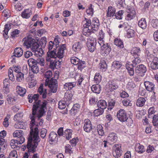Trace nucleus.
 Masks as SVG:
<instances>
[{"mask_svg": "<svg viewBox=\"0 0 158 158\" xmlns=\"http://www.w3.org/2000/svg\"><path fill=\"white\" fill-rule=\"evenodd\" d=\"M135 59L132 61V66L134 67L136 66V65L139 64L141 61L140 58L137 55H136L135 56H134Z\"/></svg>", "mask_w": 158, "mask_h": 158, "instance_id": "nucleus-40", "label": "nucleus"}, {"mask_svg": "<svg viewBox=\"0 0 158 158\" xmlns=\"http://www.w3.org/2000/svg\"><path fill=\"white\" fill-rule=\"evenodd\" d=\"M91 88L92 91L93 92L97 94H99L101 90V86L98 84L92 85Z\"/></svg>", "mask_w": 158, "mask_h": 158, "instance_id": "nucleus-27", "label": "nucleus"}, {"mask_svg": "<svg viewBox=\"0 0 158 158\" xmlns=\"http://www.w3.org/2000/svg\"><path fill=\"white\" fill-rule=\"evenodd\" d=\"M2 15L4 16L7 18L10 17V11L8 10H4L2 14Z\"/></svg>", "mask_w": 158, "mask_h": 158, "instance_id": "nucleus-63", "label": "nucleus"}, {"mask_svg": "<svg viewBox=\"0 0 158 158\" xmlns=\"http://www.w3.org/2000/svg\"><path fill=\"white\" fill-rule=\"evenodd\" d=\"M36 62L37 64H39L41 66H44L45 64L43 58L37 59L36 60Z\"/></svg>", "mask_w": 158, "mask_h": 158, "instance_id": "nucleus-59", "label": "nucleus"}, {"mask_svg": "<svg viewBox=\"0 0 158 158\" xmlns=\"http://www.w3.org/2000/svg\"><path fill=\"white\" fill-rule=\"evenodd\" d=\"M97 105L98 107L103 110L106 108L107 106L106 102L102 100H99L97 102Z\"/></svg>", "mask_w": 158, "mask_h": 158, "instance_id": "nucleus-26", "label": "nucleus"}, {"mask_svg": "<svg viewBox=\"0 0 158 158\" xmlns=\"http://www.w3.org/2000/svg\"><path fill=\"white\" fill-rule=\"evenodd\" d=\"M152 118V123L153 126L158 127V114L154 115Z\"/></svg>", "mask_w": 158, "mask_h": 158, "instance_id": "nucleus-48", "label": "nucleus"}, {"mask_svg": "<svg viewBox=\"0 0 158 158\" xmlns=\"http://www.w3.org/2000/svg\"><path fill=\"white\" fill-rule=\"evenodd\" d=\"M112 67L119 69L122 66L121 62L119 61H114L112 63Z\"/></svg>", "mask_w": 158, "mask_h": 158, "instance_id": "nucleus-43", "label": "nucleus"}, {"mask_svg": "<svg viewBox=\"0 0 158 158\" xmlns=\"http://www.w3.org/2000/svg\"><path fill=\"white\" fill-rule=\"evenodd\" d=\"M83 128L84 130L87 132H89L92 130H93L90 120L87 119L85 120Z\"/></svg>", "mask_w": 158, "mask_h": 158, "instance_id": "nucleus-12", "label": "nucleus"}, {"mask_svg": "<svg viewBox=\"0 0 158 158\" xmlns=\"http://www.w3.org/2000/svg\"><path fill=\"white\" fill-rule=\"evenodd\" d=\"M102 77L98 73H96L94 77V80L96 83H99L101 81Z\"/></svg>", "mask_w": 158, "mask_h": 158, "instance_id": "nucleus-47", "label": "nucleus"}, {"mask_svg": "<svg viewBox=\"0 0 158 158\" xmlns=\"http://www.w3.org/2000/svg\"><path fill=\"white\" fill-rule=\"evenodd\" d=\"M96 40L94 39H88L87 42L88 50L90 52H93L96 48Z\"/></svg>", "mask_w": 158, "mask_h": 158, "instance_id": "nucleus-8", "label": "nucleus"}, {"mask_svg": "<svg viewBox=\"0 0 158 158\" xmlns=\"http://www.w3.org/2000/svg\"><path fill=\"white\" fill-rule=\"evenodd\" d=\"M23 51L21 48H16L14 49V56L17 57H19L22 56Z\"/></svg>", "mask_w": 158, "mask_h": 158, "instance_id": "nucleus-20", "label": "nucleus"}, {"mask_svg": "<svg viewBox=\"0 0 158 158\" xmlns=\"http://www.w3.org/2000/svg\"><path fill=\"white\" fill-rule=\"evenodd\" d=\"M56 50L55 48L52 50L48 51L47 52L46 60H48L50 59H53V58H55L57 57L56 56Z\"/></svg>", "mask_w": 158, "mask_h": 158, "instance_id": "nucleus-15", "label": "nucleus"}, {"mask_svg": "<svg viewBox=\"0 0 158 158\" xmlns=\"http://www.w3.org/2000/svg\"><path fill=\"white\" fill-rule=\"evenodd\" d=\"M140 48L139 47H134L131 50V54L133 55L134 56H135L136 55L139 56V53H140Z\"/></svg>", "mask_w": 158, "mask_h": 158, "instance_id": "nucleus-39", "label": "nucleus"}, {"mask_svg": "<svg viewBox=\"0 0 158 158\" xmlns=\"http://www.w3.org/2000/svg\"><path fill=\"white\" fill-rule=\"evenodd\" d=\"M81 47V43L80 42L75 43L73 46V48L75 52L80 51Z\"/></svg>", "mask_w": 158, "mask_h": 158, "instance_id": "nucleus-32", "label": "nucleus"}, {"mask_svg": "<svg viewBox=\"0 0 158 158\" xmlns=\"http://www.w3.org/2000/svg\"><path fill=\"white\" fill-rule=\"evenodd\" d=\"M78 141V139L76 138H73L72 140H70V142L71 145L72 147L75 146L77 144V143Z\"/></svg>", "mask_w": 158, "mask_h": 158, "instance_id": "nucleus-61", "label": "nucleus"}, {"mask_svg": "<svg viewBox=\"0 0 158 158\" xmlns=\"http://www.w3.org/2000/svg\"><path fill=\"white\" fill-rule=\"evenodd\" d=\"M69 104H67L66 102L64 100L60 101L59 102L58 107L60 109H64L66 106H68Z\"/></svg>", "mask_w": 158, "mask_h": 158, "instance_id": "nucleus-36", "label": "nucleus"}, {"mask_svg": "<svg viewBox=\"0 0 158 158\" xmlns=\"http://www.w3.org/2000/svg\"><path fill=\"white\" fill-rule=\"evenodd\" d=\"M127 36L128 38L132 37L134 36L135 31L131 29H128L127 31Z\"/></svg>", "mask_w": 158, "mask_h": 158, "instance_id": "nucleus-51", "label": "nucleus"}, {"mask_svg": "<svg viewBox=\"0 0 158 158\" xmlns=\"http://www.w3.org/2000/svg\"><path fill=\"white\" fill-rule=\"evenodd\" d=\"M83 23H84L83 25L84 28L83 30V34L86 36L89 35L92 32L94 33L98 30L99 21L97 18H94L92 22L90 19L85 18Z\"/></svg>", "mask_w": 158, "mask_h": 158, "instance_id": "nucleus-3", "label": "nucleus"}, {"mask_svg": "<svg viewBox=\"0 0 158 158\" xmlns=\"http://www.w3.org/2000/svg\"><path fill=\"white\" fill-rule=\"evenodd\" d=\"M117 116L118 119L121 122H125L128 119L127 113L124 110H120L117 112Z\"/></svg>", "mask_w": 158, "mask_h": 158, "instance_id": "nucleus-9", "label": "nucleus"}, {"mask_svg": "<svg viewBox=\"0 0 158 158\" xmlns=\"http://www.w3.org/2000/svg\"><path fill=\"white\" fill-rule=\"evenodd\" d=\"M104 110L98 109L95 110L94 112V115L95 116L97 117L100 115H101L103 113Z\"/></svg>", "mask_w": 158, "mask_h": 158, "instance_id": "nucleus-50", "label": "nucleus"}, {"mask_svg": "<svg viewBox=\"0 0 158 158\" xmlns=\"http://www.w3.org/2000/svg\"><path fill=\"white\" fill-rule=\"evenodd\" d=\"M32 96L35 102L32 109V115L30 116V118L31 119V123L33 124L36 117L39 120L46 112V105L48 102L46 100H38L39 97L38 94H35Z\"/></svg>", "mask_w": 158, "mask_h": 158, "instance_id": "nucleus-1", "label": "nucleus"}, {"mask_svg": "<svg viewBox=\"0 0 158 158\" xmlns=\"http://www.w3.org/2000/svg\"><path fill=\"white\" fill-rule=\"evenodd\" d=\"M138 25L143 29H145L147 27V22L144 18L141 19L138 22Z\"/></svg>", "mask_w": 158, "mask_h": 158, "instance_id": "nucleus-31", "label": "nucleus"}, {"mask_svg": "<svg viewBox=\"0 0 158 158\" xmlns=\"http://www.w3.org/2000/svg\"><path fill=\"white\" fill-rule=\"evenodd\" d=\"M34 52H35L34 55L37 57L42 56L44 53L43 51L41 48H39Z\"/></svg>", "mask_w": 158, "mask_h": 158, "instance_id": "nucleus-44", "label": "nucleus"}, {"mask_svg": "<svg viewBox=\"0 0 158 158\" xmlns=\"http://www.w3.org/2000/svg\"><path fill=\"white\" fill-rule=\"evenodd\" d=\"M108 140L110 141L113 143H115L117 140V137L114 133H111L107 137Z\"/></svg>", "mask_w": 158, "mask_h": 158, "instance_id": "nucleus-25", "label": "nucleus"}, {"mask_svg": "<svg viewBox=\"0 0 158 158\" xmlns=\"http://www.w3.org/2000/svg\"><path fill=\"white\" fill-rule=\"evenodd\" d=\"M31 120L30 122V126L31 131H31L30 132V136L28 138L27 146L28 149V152L34 153L35 151L36 148L38 145V143L40 141V140L38 135L39 131L37 127L35 128L34 134H33V128L32 127L35 124V121L33 124L31 123Z\"/></svg>", "mask_w": 158, "mask_h": 158, "instance_id": "nucleus-2", "label": "nucleus"}, {"mask_svg": "<svg viewBox=\"0 0 158 158\" xmlns=\"http://www.w3.org/2000/svg\"><path fill=\"white\" fill-rule=\"evenodd\" d=\"M43 86V84H41L38 89V92L40 95H42L43 98H45L46 97L47 94V89H44Z\"/></svg>", "mask_w": 158, "mask_h": 158, "instance_id": "nucleus-17", "label": "nucleus"}, {"mask_svg": "<svg viewBox=\"0 0 158 158\" xmlns=\"http://www.w3.org/2000/svg\"><path fill=\"white\" fill-rule=\"evenodd\" d=\"M80 60L76 57H73L71 58L70 61L72 64L75 65H77L79 63Z\"/></svg>", "mask_w": 158, "mask_h": 158, "instance_id": "nucleus-49", "label": "nucleus"}, {"mask_svg": "<svg viewBox=\"0 0 158 158\" xmlns=\"http://www.w3.org/2000/svg\"><path fill=\"white\" fill-rule=\"evenodd\" d=\"M135 150L136 152L139 154L142 153L145 151V149L144 148V146L139 143H137L136 144Z\"/></svg>", "mask_w": 158, "mask_h": 158, "instance_id": "nucleus-21", "label": "nucleus"}, {"mask_svg": "<svg viewBox=\"0 0 158 158\" xmlns=\"http://www.w3.org/2000/svg\"><path fill=\"white\" fill-rule=\"evenodd\" d=\"M78 69L81 71L85 67V62L84 61H80L77 64Z\"/></svg>", "mask_w": 158, "mask_h": 158, "instance_id": "nucleus-53", "label": "nucleus"}, {"mask_svg": "<svg viewBox=\"0 0 158 158\" xmlns=\"http://www.w3.org/2000/svg\"><path fill=\"white\" fill-rule=\"evenodd\" d=\"M17 155L16 151L11 152L9 154V158H17Z\"/></svg>", "mask_w": 158, "mask_h": 158, "instance_id": "nucleus-58", "label": "nucleus"}, {"mask_svg": "<svg viewBox=\"0 0 158 158\" xmlns=\"http://www.w3.org/2000/svg\"><path fill=\"white\" fill-rule=\"evenodd\" d=\"M66 49L65 44L60 45L59 47H56V50L57 57L61 59L64 55V51Z\"/></svg>", "mask_w": 158, "mask_h": 158, "instance_id": "nucleus-7", "label": "nucleus"}, {"mask_svg": "<svg viewBox=\"0 0 158 158\" xmlns=\"http://www.w3.org/2000/svg\"><path fill=\"white\" fill-rule=\"evenodd\" d=\"M17 92L21 96H23L26 92V89L24 88L17 86L16 87Z\"/></svg>", "mask_w": 158, "mask_h": 158, "instance_id": "nucleus-34", "label": "nucleus"}, {"mask_svg": "<svg viewBox=\"0 0 158 158\" xmlns=\"http://www.w3.org/2000/svg\"><path fill=\"white\" fill-rule=\"evenodd\" d=\"M47 132V130L46 129H43L40 132V136L43 139L45 137Z\"/></svg>", "mask_w": 158, "mask_h": 158, "instance_id": "nucleus-64", "label": "nucleus"}, {"mask_svg": "<svg viewBox=\"0 0 158 158\" xmlns=\"http://www.w3.org/2000/svg\"><path fill=\"white\" fill-rule=\"evenodd\" d=\"M23 40L24 41L23 45L26 46L27 48H31L33 52L39 48V44L31 38H24Z\"/></svg>", "mask_w": 158, "mask_h": 158, "instance_id": "nucleus-6", "label": "nucleus"}, {"mask_svg": "<svg viewBox=\"0 0 158 158\" xmlns=\"http://www.w3.org/2000/svg\"><path fill=\"white\" fill-rule=\"evenodd\" d=\"M150 67L152 69L156 70L158 69V58L154 57L151 63Z\"/></svg>", "mask_w": 158, "mask_h": 158, "instance_id": "nucleus-19", "label": "nucleus"}, {"mask_svg": "<svg viewBox=\"0 0 158 158\" xmlns=\"http://www.w3.org/2000/svg\"><path fill=\"white\" fill-rule=\"evenodd\" d=\"M114 44L120 48H123L124 47L123 43L120 39H115L114 40Z\"/></svg>", "mask_w": 158, "mask_h": 158, "instance_id": "nucleus-37", "label": "nucleus"}, {"mask_svg": "<svg viewBox=\"0 0 158 158\" xmlns=\"http://www.w3.org/2000/svg\"><path fill=\"white\" fill-rule=\"evenodd\" d=\"M124 12L123 10H119L117 13H115V15L114 18H115L118 19H121L123 18L122 16L123 15Z\"/></svg>", "mask_w": 158, "mask_h": 158, "instance_id": "nucleus-41", "label": "nucleus"}, {"mask_svg": "<svg viewBox=\"0 0 158 158\" xmlns=\"http://www.w3.org/2000/svg\"><path fill=\"white\" fill-rule=\"evenodd\" d=\"M152 25L154 28H156L158 27V20L154 19L152 21Z\"/></svg>", "mask_w": 158, "mask_h": 158, "instance_id": "nucleus-62", "label": "nucleus"}, {"mask_svg": "<svg viewBox=\"0 0 158 158\" xmlns=\"http://www.w3.org/2000/svg\"><path fill=\"white\" fill-rule=\"evenodd\" d=\"M11 24H6L5 26L4 30L3 31V35L4 36L5 39H7L8 38L7 34L11 28Z\"/></svg>", "mask_w": 158, "mask_h": 158, "instance_id": "nucleus-28", "label": "nucleus"}, {"mask_svg": "<svg viewBox=\"0 0 158 158\" xmlns=\"http://www.w3.org/2000/svg\"><path fill=\"white\" fill-rule=\"evenodd\" d=\"M73 96L71 93L69 92L65 93L64 100L66 102L67 104H70Z\"/></svg>", "mask_w": 158, "mask_h": 158, "instance_id": "nucleus-22", "label": "nucleus"}, {"mask_svg": "<svg viewBox=\"0 0 158 158\" xmlns=\"http://www.w3.org/2000/svg\"><path fill=\"white\" fill-rule=\"evenodd\" d=\"M145 101L146 100L144 98H139L137 100L136 105L139 107H142L144 105Z\"/></svg>", "mask_w": 158, "mask_h": 158, "instance_id": "nucleus-35", "label": "nucleus"}, {"mask_svg": "<svg viewBox=\"0 0 158 158\" xmlns=\"http://www.w3.org/2000/svg\"><path fill=\"white\" fill-rule=\"evenodd\" d=\"M64 148L65 153H69L70 155L73 153L74 151L73 148L71 147L69 144H67L66 145Z\"/></svg>", "mask_w": 158, "mask_h": 158, "instance_id": "nucleus-38", "label": "nucleus"}, {"mask_svg": "<svg viewBox=\"0 0 158 158\" xmlns=\"http://www.w3.org/2000/svg\"><path fill=\"white\" fill-rule=\"evenodd\" d=\"M144 85L146 89L148 91H153L154 94L155 92L154 91V88L155 85L153 83L149 81H145L144 82Z\"/></svg>", "mask_w": 158, "mask_h": 158, "instance_id": "nucleus-16", "label": "nucleus"}, {"mask_svg": "<svg viewBox=\"0 0 158 158\" xmlns=\"http://www.w3.org/2000/svg\"><path fill=\"white\" fill-rule=\"evenodd\" d=\"M7 101L9 104H10L14 101L13 95L11 94H9L7 95Z\"/></svg>", "mask_w": 158, "mask_h": 158, "instance_id": "nucleus-55", "label": "nucleus"}, {"mask_svg": "<svg viewBox=\"0 0 158 158\" xmlns=\"http://www.w3.org/2000/svg\"><path fill=\"white\" fill-rule=\"evenodd\" d=\"M31 14L32 13L30 9H26L22 13L21 16L23 18L28 19L30 17Z\"/></svg>", "mask_w": 158, "mask_h": 158, "instance_id": "nucleus-23", "label": "nucleus"}, {"mask_svg": "<svg viewBox=\"0 0 158 158\" xmlns=\"http://www.w3.org/2000/svg\"><path fill=\"white\" fill-rule=\"evenodd\" d=\"M23 73H22L21 72H19L16 74V80L17 81L19 82H21L23 81L24 78V75Z\"/></svg>", "mask_w": 158, "mask_h": 158, "instance_id": "nucleus-42", "label": "nucleus"}, {"mask_svg": "<svg viewBox=\"0 0 158 158\" xmlns=\"http://www.w3.org/2000/svg\"><path fill=\"white\" fill-rule=\"evenodd\" d=\"M47 62H50V64L49 66V68L54 69L55 68L58 69L59 67L60 62L56 61L55 58L50 59L48 60H46Z\"/></svg>", "mask_w": 158, "mask_h": 158, "instance_id": "nucleus-13", "label": "nucleus"}, {"mask_svg": "<svg viewBox=\"0 0 158 158\" xmlns=\"http://www.w3.org/2000/svg\"><path fill=\"white\" fill-rule=\"evenodd\" d=\"M76 85V83L75 82H69L66 83L64 85V88L67 90H71Z\"/></svg>", "mask_w": 158, "mask_h": 158, "instance_id": "nucleus-24", "label": "nucleus"}, {"mask_svg": "<svg viewBox=\"0 0 158 158\" xmlns=\"http://www.w3.org/2000/svg\"><path fill=\"white\" fill-rule=\"evenodd\" d=\"M147 70V69L146 67L143 64L138 65L135 68V71L136 73L140 74L139 75L143 76L144 75V73H145Z\"/></svg>", "mask_w": 158, "mask_h": 158, "instance_id": "nucleus-11", "label": "nucleus"}, {"mask_svg": "<svg viewBox=\"0 0 158 158\" xmlns=\"http://www.w3.org/2000/svg\"><path fill=\"white\" fill-rule=\"evenodd\" d=\"M20 31L18 30H16L13 31L11 33V35L13 38H15L18 37Z\"/></svg>", "mask_w": 158, "mask_h": 158, "instance_id": "nucleus-52", "label": "nucleus"}, {"mask_svg": "<svg viewBox=\"0 0 158 158\" xmlns=\"http://www.w3.org/2000/svg\"><path fill=\"white\" fill-rule=\"evenodd\" d=\"M100 69L102 71H105L107 69V65L106 61L104 60H102L99 63Z\"/></svg>", "mask_w": 158, "mask_h": 158, "instance_id": "nucleus-30", "label": "nucleus"}, {"mask_svg": "<svg viewBox=\"0 0 158 158\" xmlns=\"http://www.w3.org/2000/svg\"><path fill=\"white\" fill-rule=\"evenodd\" d=\"M121 145L115 144L113 147V155L116 158H118L121 155V150L120 148Z\"/></svg>", "mask_w": 158, "mask_h": 158, "instance_id": "nucleus-10", "label": "nucleus"}, {"mask_svg": "<svg viewBox=\"0 0 158 158\" xmlns=\"http://www.w3.org/2000/svg\"><path fill=\"white\" fill-rule=\"evenodd\" d=\"M103 35L102 37L101 35L99 37L98 39V42L101 46V52L104 55L109 53L111 50V45L110 44L105 43L103 40Z\"/></svg>", "mask_w": 158, "mask_h": 158, "instance_id": "nucleus-5", "label": "nucleus"}, {"mask_svg": "<svg viewBox=\"0 0 158 158\" xmlns=\"http://www.w3.org/2000/svg\"><path fill=\"white\" fill-rule=\"evenodd\" d=\"M47 43V39L45 37H43L39 42L41 47H44Z\"/></svg>", "mask_w": 158, "mask_h": 158, "instance_id": "nucleus-54", "label": "nucleus"}, {"mask_svg": "<svg viewBox=\"0 0 158 158\" xmlns=\"http://www.w3.org/2000/svg\"><path fill=\"white\" fill-rule=\"evenodd\" d=\"M72 130L67 129L64 132V136L65 137L67 140H69L72 137Z\"/></svg>", "mask_w": 158, "mask_h": 158, "instance_id": "nucleus-33", "label": "nucleus"}, {"mask_svg": "<svg viewBox=\"0 0 158 158\" xmlns=\"http://www.w3.org/2000/svg\"><path fill=\"white\" fill-rule=\"evenodd\" d=\"M23 133L21 130H17L14 131L13 133V135L14 137L18 138L21 136H23Z\"/></svg>", "mask_w": 158, "mask_h": 158, "instance_id": "nucleus-45", "label": "nucleus"}, {"mask_svg": "<svg viewBox=\"0 0 158 158\" xmlns=\"http://www.w3.org/2000/svg\"><path fill=\"white\" fill-rule=\"evenodd\" d=\"M97 130L99 135L102 136L104 135V132L103 130L102 125L100 124L98 125L97 127Z\"/></svg>", "mask_w": 158, "mask_h": 158, "instance_id": "nucleus-46", "label": "nucleus"}, {"mask_svg": "<svg viewBox=\"0 0 158 158\" xmlns=\"http://www.w3.org/2000/svg\"><path fill=\"white\" fill-rule=\"evenodd\" d=\"M52 72L51 71H48L44 74L45 77L46 78L45 80V85L48 86L51 92L56 93L57 88V81L56 79L52 78L49 79L52 76Z\"/></svg>", "mask_w": 158, "mask_h": 158, "instance_id": "nucleus-4", "label": "nucleus"}, {"mask_svg": "<svg viewBox=\"0 0 158 158\" xmlns=\"http://www.w3.org/2000/svg\"><path fill=\"white\" fill-rule=\"evenodd\" d=\"M86 12L89 15H92L93 14V9L92 7L91 4H90L88 9L86 10Z\"/></svg>", "mask_w": 158, "mask_h": 158, "instance_id": "nucleus-56", "label": "nucleus"}, {"mask_svg": "<svg viewBox=\"0 0 158 158\" xmlns=\"http://www.w3.org/2000/svg\"><path fill=\"white\" fill-rule=\"evenodd\" d=\"M20 118L19 114H17L14 116V120L17 121L18 123H16L14 125V127L17 129H23V123L21 122H19V121Z\"/></svg>", "mask_w": 158, "mask_h": 158, "instance_id": "nucleus-14", "label": "nucleus"}, {"mask_svg": "<svg viewBox=\"0 0 158 158\" xmlns=\"http://www.w3.org/2000/svg\"><path fill=\"white\" fill-rule=\"evenodd\" d=\"M31 70L34 73L37 74L39 71V69L38 66L31 67Z\"/></svg>", "mask_w": 158, "mask_h": 158, "instance_id": "nucleus-60", "label": "nucleus"}, {"mask_svg": "<svg viewBox=\"0 0 158 158\" xmlns=\"http://www.w3.org/2000/svg\"><path fill=\"white\" fill-rule=\"evenodd\" d=\"M21 68L19 66H14L13 68V70L15 73H17L19 72H21Z\"/></svg>", "mask_w": 158, "mask_h": 158, "instance_id": "nucleus-57", "label": "nucleus"}, {"mask_svg": "<svg viewBox=\"0 0 158 158\" xmlns=\"http://www.w3.org/2000/svg\"><path fill=\"white\" fill-rule=\"evenodd\" d=\"M116 12V10L112 6H109L108 7V10L106 13V16L107 17H110L114 16Z\"/></svg>", "mask_w": 158, "mask_h": 158, "instance_id": "nucleus-18", "label": "nucleus"}, {"mask_svg": "<svg viewBox=\"0 0 158 158\" xmlns=\"http://www.w3.org/2000/svg\"><path fill=\"white\" fill-rule=\"evenodd\" d=\"M57 134L54 132H51L49 135L50 141L52 142L55 141H57L58 139Z\"/></svg>", "mask_w": 158, "mask_h": 158, "instance_id": "nucleus-29", "label": "nucleus"}]
</instances>
